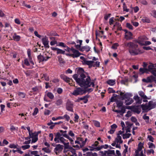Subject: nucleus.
I'll list each match as a JSON object with an SVG mask.
<instances>
[{
  "label": "nucleus",
  "mask_w": 156,
  "mask_h": 156,
  "mask_svg": "<svg viewBox=\"0 0 156 156\" xmlns=\"http://www.w3.org/2000/svg\"><path fill=\"white\" fill-rule=\"evenodd\" d=\"M84 70L82 68H80L77 70V74H74L73 77L76 82L81 87L85 88H87L91 86L94 87V82H90V77L86 76L84 74Z\"/></svg>",
  "instance_id": "nucleus-1"
},
{
  "label": "nucleus",
  "mask_w": 156,
  "mask_h": 156,
  "mask_svg": "<svg viewBox=\"0 0 156 156\" xmlns=\"http://www.w3.org/2000/svg\"><path fill=\"white\" fill-rule=\"evenodd\" d=\"M55 137L54 139V140L56 143H60L61 138L65 139L63 137L66 138L68 136L67 133L66 131H63L61 130H59L58 132L55 133Z\"/></svg>",
  "instance_id": "nucleus-2"
},
{
  "label": "nucleus",
  "mask_w": 156,
  "mask_h": 156,
  "mask_svg": "<svg viewBox=\"0 0 156 156\" xmlns=\"http://www.w3.org/2000/svg\"><path fill=\"white\" fill-rule=\"evenodd\" d=\"M70 51H72L73 54H66V55L68 56L72 57L73 58L79 57L81 54L78 51L72 47L70 48Z\"/></svg>",
  "instance_id": "nucleus-3"
},
{
  "label": "nucleus",
  "mask_w": 156,
  "mask_h": 156,
  "mask_svg": "<svg viewBox=\"0 0 156 156\" xmlns=\"http://www.w3.org/2000/svg\"><path fill=\"white\" fill-rule=\"evenodd\" d=\"M143 147V144L141 142L139 143L138 145L137 149L135 151V156H146L144 154L142 151Z\"/></svg>",
  "instance_id": "nucleus-4"
},
{
  "label": "nucleus",
  "mask_w": 156,
  "mask_h": 156,
  "mask_svg": "<svg viewBox=\"0 0 156 156\" xmlns=\"http://www.w3.org/2000/svg\"><path fill=\"white\" fill-rule=\"evenodd\" d=\"M124 44L126 47L128 48L129 52L130 50H132L133 48H137L138 46L137 44L131 41L128 42H125Z\"/></svg>",
  "instance_id": "nucleus-5"
},
{
  "label": "nucleus",
  "mask_w": 156,
  "mask_h": 156,
  "mask_svg": "<svg viewBox=\"0 0 156 156\" xmlns=\"http://www.w3.org/2000/svg\"><path fill=\"white\" fill-rule=\"evenodd\" d=\"M83 94H85L84 89L80 87L76 88L72 93V94L74 96L82 95Z\"/></svg>",
  "instance_id": "nucleus-6"
},
{
  "label": "nucleus",
  "mask_w": 156,
  "mask_h": 156,
  "mask_svg": "<svg viewBox=\"0 0 156 156\" xmlns=\"http://www.w3.org/2000/svg\"><path fill=\"white\" fill-rule=\"evenodd\" d=\"M63 147L64 146L63 145L59 144H56L54 151L56 154L58 155L63 150Z\"/></svg>",
  "instance_id": "nucleus-7"
},
{
  "label": "nucleus",
  "mask_w": 156,
  "mask_h": 156,
  "mask_svg": "<svg viewBox=\"0 0 156 156\" xmlns=\"http://www.w3.org/2000/svg\"><path fill=\"white\" fill-rule=\"evenodd\" d=\"M129 52L132 55H136L143 53L140 49L137 48H133V49L130 50Z\"/></svg>",
  "instance_id": "nucleus-8"
},
{
  "label": "nucleus",
  "mask_w": 156,
  "mask_h": 156,
  "mask_svg": "<svg viewBox=\"0 0 156 156\" xmlns=\"http://www.w3.org/2000/svg\"><path fill=\"white\" fill-rule=\"evenodd\" d=\"M73 104L71 101L68 100L66 103V108L67 110L71 112H73Z\"/></svg>",
  "instance_id": "nucleus-9"
},
{
  "label": "nucleus",
  "mask_w": 156,
  "mask_h": 156,
  "mask_svg": "<svg viewBox=\"0 0 156 156\" xmlns=\"http://www.w3.org/2000/svg\"><path fill=\"white\" fill-rule=\"evenodd\" d=\"M99 143L98 141H96L94 143L92 144L91 146H89V147L90 148V150L91 151H98L96 150V148L98 147V146Z\"/></svg>",
  "instance_id": "nucleus-10"
},
{
  "label": "nucleus",
  "mask_w": 156,
  "mask_h": 156,
  "mask_svg": "<svg viewBox=\"0 0 156 156\" xmlns=\"http://www.w3.org/2000/svg\"><path fill=\"white\" fill-rule=\"evenodd\" d=\"M31 138H32L31 143L36 142L38 140L37 134H35L34 133H31L30 136H29Z\"/></svg>",
  "instance_id": "nucleus-11"
},
{
  "label": "nucleus",
  "mask_w": 156,
  "mask_h": 156,
  "mask_svg": "<svg viewBox=\"0 0 156 156\" xmlns=\"http://www.w3.org/2000/svg\"><path fill=\"white\" fill-rule=\"evenodd\" d=\"M42 40L44 47L46 48H49V46L48 45V38L46 36H45L42 39Z\"/></svg>",
  "instance_id": "nucleus-12"
},
{
  "label": "nucleus",
  "mask_w": 156,
  "mask_h": 156,
  "mask_svg": "<svg viewBox=\"0 0 156 156\" xmlns=\"http://www.w3.org/2000/svg\"><path fill=\"white\" fill-rule=\"evenodd\" d=\"M60 77L61 79H62L64 81L67 83H70V82L72 81V79H70L67 76L63 74H62L60 75Z\"/></svg>",
  "instance_id": "nucleus-13"
},
{
  "label": "nucleus",
  "mask_w": 156,
  "mask_h": 156,
  "mask_svg": "<svg viewBox=\"0 0 156 156\" xmlns=\"http://www.w3.org/2000/svg\"><path fill=\"white\" fill-rule=\"evenodd\" d=\"M65 141H66V140L62 138L61 139V140H60V143H62L64 145V149H66L69 148V142L65 143Z\"/></svg>",
  "instance_id": "nucleus-14"
},
{
  "label": "nucleus",
  "mask_w": 156,
  "mask_h": 156,
  "mask_svg": "<svg viewBox=\"0 0 156 156\" xmlns=\"http://www.w3.org/2000/svg\"><path fill=\"white\" fill-rule=\"evenodd\" d=\"M132 36V33L129 31L128 32V33L126 34L125 35V38L126 39V40H130L133 38Z\"/></svg>",
  "instance_id": "nucleus-15"
},
{
  "label": "nucleus",
  "mask_w": 156,
  "mask_h": 156,
  "mask_svg": "<svg viewBox=\"0 0 156 156\" xmlns=\"http://www.w3.org/2000/svg\"><path fill=\"white\" fill-rule=\"evenodd\" d=\"M94 61H87L86 60L84 61V64H86L88 65L89 68H90L93 66L92 64L93 63Z\"/></svg>",
  "instance_id": "nucleus-16"
},
{
  "label": "nucleus",
  "mask_w": 156,
  "mask_h": 156,
  "mask_svg": "<svg viewBox=\"0 0 156 156\" xmlns=\"http://www.w3.org/2000/svg\"><path fill=\"white\" fill-rule=\"evenodd\" d=\"M133 98L136 101V103L140 104L141 103L142 100L140 99L138 95L134 96Z\"/></svg>",
  "instance_id": "nucleus-17"
},
{
  "label": "nucleus",
  "mask_w": 156,
  "mask_h": 156,
  "mask_svg": "<svg viewBox=\"0 0 156 156\" xmlns=\"http://www.w3.org/2000/svg\"><path fill=\"white\" fill-rule=\"evenodd\" d=\"M133 111L134 112H136L138 114L140 113L141 111L140 107H134L132 109Z\"/></svg>",
  "instance_id": "nucleus-18"
},
{
  "label": "nucleus",
  "mask_w": 156,
  "mask_h": 156,
  "mask_svg": "<svg viewBox=\"0 0 156 156\" xmlns=\"http://www.w3.org/2000/svg\"><path fill=\"white\" fill-rule=\"evenodd\" d=\"M37 59L39 63H40L41 62L47 61V59L45 60L44 57L41 55V54L37 56Z\"/></svg>",
  "instance_id": "nucleus-19"
},
{
  "label": "nucleus",
  "mask_w": 156,
  "mask_h": 156,
  "mask_svg": "<svg viewBox=\"0 0 156 156\" xmlns=\"http://www.w3.org/2000/svg\"><path fill=\"white\" fill-rule=\"evenodd\" d=\"M115 141L117 143H119L120 144H122L123 141L122 140V137L119 134H117V137L115 139Z\"/></svg>",
  "instance_id": "nucleus-20"
},
{
  "label": "nucleus",
  "mask_w": 156,
  "mask_h": 156,
  "mask_svg": "<svg viewBox=\"0 0 156 156\" xmlns=\"http://www.w3.org/2000/svg\"><path fill=\"white\" fill-rule=\"evenodd\" d=\"M140 73V74H142L144 73H148V69L147 68H140L139 69Z\"/></svg>",
  "instance_id": "nucleus-21"
},
{
  "label": "nucleus",
  "mask_w": 156,
  "mask_h": 156,
  "mask_svg": "<svg viewBox=\"0 0 156 156\" xmlns=\"http://www.w3.org/2000/svg\"><path fill=\"white\" fill-rule=\"evenodd\" d=\"M126 99L125 102L126 105H130L133 102V100L132 98H129Z\"/></svg>",
  "instance_id": "nucleus-22"
},
{
  "label": "nucleus",
  "mask_w": 156,
  "mask_h": 156,
  "mask_svg": "<svg viewBox=\"0 0 156 156\" xmlns=\"http://www.w3.org/2000/svg\"><path fill=\"white\" fill-rule=\"evenodd\" d=\"M12 38L14 41H18L20 40L21 37L20 36L17 35L16 33H14Z\"/></svg>",
  "instance_id": "nucleus-23"
},
{
  "label": "nucleus",
  "mask_w": 156,
  "mask_h": 156,
  "mask_svg": "<svg viewBox=\"0 0 156 156\" xmlns=\"http://www.w3.org/2000/svg\"><path fill=\"white\" fill-rule=\"evenodd\" d=\"M90 48L89 46H85L82 47L80 50L82 51L85 50L87 52H88L90 51Z\"/></svg>",
  "instance_id": "nucleus-24"
},
{
  "label": "nucleus",
  "mask_w": 156,
  "mask_h": 156,
  "mask_svg": "<svg viewBox=\"0 0 156 156\" xmlns=\"http://www.w3.org/2000/svg\"><path fill=\"white\" fill-rule=\"evenodd\" d=\"M147 37H139L138 39V40L136 41V42L138 43V42L140 41H141V42L142 43H144L145 41L144 40H147Z\"/></svg>",
  "instance_id": "nucleus-25"
},
{
  "label": "nucleus",
  "mask_w": 156,
  "mask_h": 156,
  "mask_svg": "<svg viewBox=\"0 0 156 156\" xmlns=\"http://www.w3.org/2000/svg\"><path fill=\"white\" fill-rule=\"evenodd\" d=\"M139 95L144 99H147V96L145 94L144 92L142 91H139L138 93Z\"/></svg>",
  "instance_id": "nucleus-26"
},
{
  "label": "nucleus",
  "mask_w": 156,
  "mask_h": 156,
  "mask_svg": "<svg viewBox=\"0 0 156 156\" xmlns=\"http://www.w3.org/2000/svg\"><path fill=\"white\" fill-rule=\"evenodd\" d=\"M109 147V146L107 144H105L104 145H102L101 146L99 145L98 147L97 148L96 150L98 151H99L103 148L105 149H107Z\"/></svg>",
  "instance_id": "nucleus-27"
},
{
  "label": "nucleus",
  "mask_w": 156,
  "mask_h": 156,
  "mask_svg": "<svg viewBox=\"0 0 156 156\" xmlns=\"http://www.w3.org/2000/svg\"><path fill=\"white\" fill-rule=\"evenodd\" d=\"M141 42V41H139L138 42V44L141 46L150 45L151 44V42L148 41H145L144 43H143Z\"/></svg>",
  "instance_id": "nucleus-28"
},
{
  "label": "nucleus",
  "mask_w": 156,
  "mask_h": 156,
  "mask_svg": "<svg viewBox=\"0 0 156 156\" xmlns=\"http://www.w3.org/2000/svg\"><path fill=\"white\" fill-rule=\"evenodd\" d=\"M89 97V96L87 95L83 97L82 98H80V100H84V103H85L87 102L88 100L87 98Z\"/></svg>",
  "instance_id": "nucleus-29"
},
{
  "label": "nucleus",
  "mask_w": 156,
  "mask_h": 156,
  "mask_svg": "<svg viewBox=\"0 0 156 156\" xmlns=\"http://www.w3.org/2000/svg\"><path fill=\"white\" fill-rule=\"evenodd\" d=\"M116 104L117 105L116 107L119 108L123 106V103L122 101H118L116 102Z\"/></svg>",
  "instance_id": "nucleus-30"
},
{
  "label": "nucleus",
  "mask_w": 156,
  "mask_h": 156,
  "mask_svg": "<svg viewBox=\"0 0 156 156\" xmlns=\"http://www.w3.org/2000/svg\"><path fill=\"white\" fill-rule=\"evenodd\" d=\"M83 141V138L79 137L77 139V140L75 141V143L79 144L80 147V145L82 144L81 142Z\"/></svg>",
  "instance_id": "nucleus-31"
},
{
  "label": "nucleus",
  "mask_w": 156,
  "mask_h": 156,
  "mask_svg": "<svg viewBox=\"0 0 156 156\" xmlns=\"http://www.w3.org/2000/svg\"><path fill=\"white\" fill-rule=\"evenodd\" d=\"M107 83L109 85L113 86L115 83V80H110L107 81Z\"/></svg>",
  "instance_id": "nucleus-32"
},
{
  "label": "nucleus",
  "mask_w": 156,
  "mask_h": 156,
  "mask_svg": "<svg viewBox=\"0 0 156 156\" xmlns=\"http://www.w3.org/2000/svg\"><path fill=\"white\" fill-rule=\"evenodd\" d=\"M44 78L45 80L46 81H48L49 80V78L46 74H43L41 76V79Z\"/></svg>",
  "instance_id": "nucleus-33"
},
{
  "label": "nucleus",
  "mask_w": 156,
  "mask_h": 156,
  "mask_svg": "<svg viewBox=\"0 0 156 156\" xmlns=\"http://www.w3.org/2000/svg\"><path fill=\"white\" fill-rule=\"evenodd\" d=\"M143 82L146 83H151V81L150 79V76L147 77L146 79H143L142 80Z\"/></svg>",
  "instance_id": "nucleus-34"
},
{
  "label": "nucleus",
  "mask_w": 156,
  "mask_h": 156,
  "mask_svg": "<svg viewBox=\"0 0 156 156\" xmlns=\"http://www.w3.org/2000/svg\"><path fill=\"white\" fill-rule=\"evenodd\" d=\"M47 96L50 99H52L54 98V96L53 94L51 92H48L47 94Z\"/></svg>",
  "instance_id": "nucleus-35"
},
{
  "label": "nucleus",
  "mask_w": 156,
  "mask_h": 156,
  "mask_svg": "<svg viewBox=\"0 0 156 156\" xmlns=\"http://www.w3.org/2000/svg\"><path fill=\"white\" fill-rule=\"evenodd\" d=\"M154 67H155L154 66V64L153 65V64H151L148 65L147 66V68L148 69V72H150L152 70Z\"/></svg>",
  "instance_id": "nucleus-36"
},
{
  "label": "nucleus",
  "mask_w": 156,
  "mask_h": 156,
  "mask_svg": "<svg viewBox=\"0 0 156 156\" xmlns=\"http://www.w3.org/2000/svg\"><path fill=\"white\" fill-rule=\"evenodd\" d=\"M63 103L62 100L61 99L57 100L55 102V104L57 106H59L62 104Z\"/></svg>",
  "instance_id": "nucleus-37"
},
{
  "label": "nucleus",
  "mask_w": 156,
  "mask_h": 156,
  "mask_svg": "<svg viewBox=\"0 0 156 156\" xmlns=\"http://www.w3.org/2000/svg\"><path fill=\"white\" fill-rule=\"evenodd\" d=\"M52 40L50 42V44L51 45H54L55 44H57V42L56 41H55V37H51L50 38Z\"/></svg>",
  "instance_id": "nucleus-38"
},
{
  "label": "nucleus",
  "mask_w": 156,
  "mask_h": 156,
  "mask_svg": "<svg viewBox=\"0 0 156 156\" xmlns=\"http://www.w3.org/2000/svg\"><path fill=\"white\" fill-rule=\"evenodd\" d=\"M131 135V133H125L122 135V137L124 139L129 138Z\"/></svg>",
  "instance_id": "nucleus-39"
},
{
  "label": "nucleus",
  "mask_w": 156,
  "mask_h": 156,
  "mask_svg": "<svg viewBox=\"0 0 156 156\" xmlns=\"http://www.w3.org/2000/svg\"><path fill=\"white\" fill-rule=\"evenodd\" d=\"M30 154L33 155L35 156H40L39 154H38V151H30Z\"/></svg>",
  "instance_id": "nucleus-40"
},
{
  "label": "nucleus",
  "mask_w": 156,
  "mask_h": 156,
  "mask_svg": "<svg viewBox=\"0 0 156 156\" xmlns=\"http://www.w3.org/2000/svg\"><path fill=\"white\" fill-rule=\"evenodd\" d=\"M42 150L44 152L48 153H50L51 152V151L50 149L47 147L43 148Z\"/></svg>",
  "instance_id": "nucleus-41"
},
{
  "label": "nucleus",
  "mask_w": 156,
  "mask_h": 156,
  "mask_svg": "<svg viewBox=\"0 0 156 156\" xmlns=\"http://www.w3.org/2000/svg\"><path fill=\"white\" fill-rule=\"evenodd\" d=\"M141 20L144 23L146 22L147 23H149L150 22V20L149 19L146 17L143 18Z\"/></svg>",
  "instance_id": "nucleus-42"
},
{
  "label": "nucleus",
  "mask_w": 156,
  "mask_h": 156,
  "mask_svg": "<svg viewBox=\"0 0 156 156\" xmlns=\"http://www.w3.org/2000/svg\"><path fill=\"white\" fill-rule=\"evenodd\" d=\"M126 108L124 106H122L121 107V110H120V115H122L123 114V113H124L126 111Z\"/></svg>",
  "instance_id": "nucleus-43"
},
{
  "label": "nucleus",
  "mask_w": 156,
  "mask_h": 156,
  "mask_svg": "<svg viewBox=\"0 0 156 156\" xmlns=\"http://www.w3.org/2000/svg\"><path fill=\"white\" fill-rule=\"evenodd\" d=\"M143 118L148 123L149 122V118L148 116H147L146 114L143 116Z\"/></svg>",
  "instance_id": "nucleus-44"
},
{
  "label": "nucleus",
  "mask_w": 156,
  "mask_h": 156,
  "mask_svg": "<svg viewBox=\"0 0 156 156\" xmlns=\"http://www.w3.org/2000/svg\"><path fill=\"white\" fill-rule=\"evenodd\" d=\"M65 51H63L61 49L58 48L57 49V54H65Z\"/></svg>",
  "instance_id": "nucleus-45"
},
{
  "label": "nucleus",
  "mask_w": 156,
  "mask_h": 156,
  "mask_svg": "<svg viewBox=\"0 0 156 156\" xmlns=\"http://www.w3.org/2000/svg\"><path fill=\"white\" fill-rule=\"evenodd\" d=\"M129 94L127 93H126L125 94H124V95H123L122 97V99L123 100L125 99H127L129 98Z\"/></svg>",
  "instance_id": "nucleus-46"
},
{
  "label": "nucleus",
  "mask_w": 156,
  "mask_h": 156,
  "mask_svg": "<svg viewBox=\"0 0 156 156\" xmlns=\"http://www.w3.org/2000/svg\"><path fill=\"white\" fill-rule=\"evenodd\" d=\"M18 95L20 96L21 98H24L25 97V93L22 92H20L18 93Z\"/></svg>",
  "instance_id": "nucleus-47"
},
{
  "label": "nucleus",
  "mask_w": 156,
  "mask_h": 156,
  "mask_svg": "<svg viewBox=\"0 0 156 156\" xmlns=\"http://www.w3.org/2000/svg\"><path fill=\"white\" fill-rule=\"evenodd\" d=\"M100 62H94L93 64H92L93 66L98 67L99 66Z\"/></svg>",
  "instance_id": "nucleus-48"
},
{
  "label": "nucleus",
  "mask_w": 156,
  "mask_h": 156,
  "mask_svg": "<svg viewBox=\"0 0 156 156\" xmlns=\"http://www.w3.org/2000/svg\"><path fill=\"white\" fill-rule=\"evenodd\" d=\"M30 146L29 145H23L21 146V148L23 149V150H25L29 148Z\"/></svg>",
  "instance_id": "nucleus-49"
},
{
  "label": "nucleus",
  "mask_w": 156,
  "mask_h": 156,
  "mask_svg": "<svg viewBox=\"0 0 156 156\" xmlns=\"http://www.w3.org/2000/svg\"><path fill=\"white\" fill-rule=\"evenodd\" d=\"M108 152L107 153V154H112V155H115V151L114 150H108Z\"/></svg>",
  "instance_id": "nucleus-50"
},
{
  "label": "nucleus",
  "mask_w": 156,
  "mask_h": 156,
  "mask_svg": "<svg viewBox=\"0 0 156 156\" xmlns=\"http://www.w3.org/2000/svg\"><path fill=\"white\" fill-rule=\"evenodd\" d=\"M119 46V44L117 43L114 44L112 46V48L113 49H116L117 48V47Z\"/></svg>",
  "instance_id": "nucleus-51"
},
{
  "label": "nucleus",
  "mask_w": 156,
  "mask_h": 156,
  "mask_svg": "<svg viewBox=\"0 0 156 156\" xmlns=\"http://www.w3.org/2000/svg\"><path fill=\"white\" fill-rule=\"evenodd\" d=\"M148 145L150 148H155V145L152 143H149Z\"/></svg>",
  "instance_id": "nucleus-52"
},
{
  "label": "nucleus",
  "mask_w": 156,
  "mask_h": 156,
  "mask_svg": "<svg viewBox=\"0 0 156 156\" xmlns=\"http://www.w3.org/2000/svg\"><path fill=\"white\" fill-rule=\"evenodd\" d=\"M93 89L92 88H88L86 90L84 89V91L85 92V94H86V93L87 92H88V93L91 92L92 91H93Z\"/></svg>",
  "instance_id": "nucleus-53"
},
{
  "label": "nucleus",
  "mask_w": 156,
  "mask_h": 156,
  "mask_svg": "<svg viewBox=\"0 0 156 156\" xmlns=\"http://www.w3.org/2000/svg\"><path fill=\"white\" fill-rule=\"evenodd\" d=\"M57 46H61L63 48H65V47H66V45L63 42H60L58 43V44L57 45Z\"/></svg>",
  "instance_id": "nucleus-54"
},
{
  "label": "nucleus",
  "mask_w": 156,
  "mask_h": 156,
  "mask_svg": "<svg viewBox=\"0 0 156 156\" xmlns=\"http://www.w3.org/2000/svg\"><path fill=\"white\" fill-rule=\"evenodd\" d=\"M38 112V108L36 107L34 108V111L32 114V115L34 116L36 115Z\"/></svg>",
  "instance_id": "nucleus-55"
},
{
  "label": "nucleus",
  "mask_w": 156,
  "mask_h": 156,
  "mask_svg": "<svg viewBox=\"0 0 156 156\" xmlns=\"http://www.w3.org/2000/svg\"><path fill=\"white\" fill-rule=\"evenodd\" d=\"M108 91L109 93H115V91L112 88H109L108 89Z\"/></svg>",
  "instance_id": "nucleus-56"
},
{
  "label": "nucleus",
  "mask_w": 156,
  "mask_h": 156,
  "mask_svg": "<svg viewBox=\"0 0 156 156\" xmlns=\"http://www.w3.org/2000/svg\"><path fill=\"white\" fill-rule=\"evenodd\" d=\"M83 142H81L82 144L80 145V147H83L85 145L86 142L87 140V138H86L85 139L84 141V140L83 138Z\"/></svg>",
  "instance_id": "nucleus-57"
},
{
  "label": "nucleus",
  "mask_w": 156,
  "mask_h": 156,
  "mask_svg": "<svg viewBox=\"0 0 156 156\" xmlns=\"http://www.w3.org/2000/svg\"><path fill=\"white\" fill-rule=\"evenodd\" d=\"M126 26L130 30L133 29V26L129 23H126Z\"/></svg>",
  "instance_id": "nucleus-58"
},
{
  "label": "nucleus",
  "mask_w": 156,
  "mask_h": 156,
  "mask_svg": "<svg viewBox=\"0 0 156 156\" xmlns=\"http://www.w3.org/2000/svg\"><path fill=\"white\" fill-rule=\"evenodd\" d=\"M94 122L95 126L97 127H100V123L99 122L95 121H94Z\"/></svg>",
  "instance_id": "nucleus-59"
},
{
  "label": "nucleus",
  "mask_w": 156,
  "mask_h": 156,
  "mask_svg": "<svg viewBox=\"0 0 156 156\" xmlns=\"http://www.w3.org/2000/svg\"><path fill=\"white\" fill-rule=\"evenodd\" d=\"M124 147L125 148V149L123 151V153L124 154H126V153L128 151V146H126V144L124 145Z\"/></svg>",
  "instance_id": "nucleus-60"
},
{
  "label": "nucleus",
  "mask_w": 156,
  "mask_h": 156,
  "mask_svg": "<svg viewBox=\"0 0 156 156\" xmlns=\"http://www.w3.org/2000/svg\"><path fill=\"white\" fill-rule=\"evenodd\" d=\"M153 102L152 101H149L148 103L147 107L148 108H150L153 106Z\"/></svg>",
  "instance_id": "nucleus-61"
},
{
  "label": "nucleus",
  "mask_w": 156,
  "mask_h": 156,
  "mask_svg": "<svg viewBox=\"0 0 156 156\" xmlns=\"http://www.w3.org/2000/svg\"><path fill=\"white\" fill-rule=\"evenodd\" d=\"M64 119H65L67 121H68L70 119L69 116L67 114H65L63 116Z\"/></svg>",
  "instance_id": "nucleus-62"
},
{
  "label": "nucleus",
  "mask_w": 156,
  "mask_h": 156,
  "mask_svg": "<svg viewBox=\"0 0 156 156\" xmlns=\"http://www.w3.org/2000/svg\"><path fill=\"white\" fill-rule=\"evenodd\" d=\"M27 54L29 59L31 58V50L30 49H28L27 50Z\"/></svg>",
  "instance_id": "nucleus-63"
},
{
  "label": "nucleus",
  "mask_w": 156,
  "mask_h": 156,
  "mask_svg": "<svg viewBox=\"0 0 156 156\" xmlns=\"http://www.w3.org/2000/svg\"><path fill=\"white\" fill-rule=\"evenodd\" d=\"M9 147L11 148H16L17 149V146L15 145L14 144H10L9 145Z\"/></svg>",
  "instance_id": "nucleus-64"
}]
</instances>
